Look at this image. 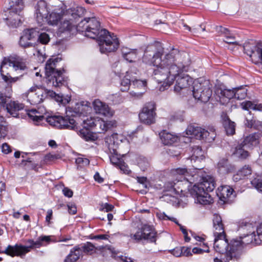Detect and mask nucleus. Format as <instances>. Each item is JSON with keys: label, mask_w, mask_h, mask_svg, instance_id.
<instances>
[{"label": "nucleus", "mask_w": 262, "mask_h": 262, "mask_svg": "<svg viewBox=\"0 0 262 262\" xmlns=\"http://www.w3.org/2000/svg\"><path fill=\"white\" fill-rule=\"evenodd\" d=\"M163 54V49L159 43L148 45L144 51L143 61L156 67L154 70L155 79L159 83H166L168 86L180 73L186 70L188 58L186 53H181L176 49H172L162 59Z\"/></svg>", "instance_id": "obj_1"}, {"label": "nucleus", "mask_w": 262, "mask_h": 262, "mask_svg": "<svg viewBox=\"0 0 262 262\" xmlns=\"http://www.w3.org/2000/svg\"><path fill=\"white\" fill-rule=\"evenodd\" d=\"M100 29V21L95 17L85 18L77 26V31L84 33L88 37L98 39L102 53L115 52L119 45L116 36L106 29Z\"/></svg>", "instance_id": "obj_2"}, {"label": "nucleus", "mask_w": 262, "mask_h": 262, "mask_svg": "<svg viewBox=\"0 0 262 262\" xmlns=\"http://www.w3.org/2000/svg\"><path fill=\"white\" fill-rule=\"evenodd\" d=\"M9 67H12V70L24 71L27 69L26 59L16 55H11L5 57L2 61L0 67V73L3 80L8 84L14 83L18 79V77H12L10 75L11 72L7 71Z\"/></svg>", "instance_id": "obj_3"}, {"label": "nucleus", "mask_w": 262, "mask_h": 262, "mask_svg": "<svg viewBox=\"0 0 262 262\" xmlns=\"http://www.w3.org/2000/svg\"><path fill=\"white\" fill-rule=\"evenodd\" d=\"M58 61L57 58L49 59L46 64V82L48 87L60 88L67 84V77L64 75L65 70L56 69Z\"/></svg>", "instance_id": "obj_4"}, {"label": "nucleus", "mask_w": 262, "mask_h": 262, "mask_svg": "<svg viewBox=\"0 0 262 262\" xmlns=\"http://www.w3.org/2000/svg\"><path fill=\"white\" fill-rule=\"evenodd\" d=\"M257 235L254 231L250 234H247L239 239H234L230 241V249L227 253V259L238 260L245 251V247L250 243L259 244L256 238Z\"/></svg>", "instance_id": "obj_5"}, {"label": "nucleus", "mask_w": 262, "mask_h": 262, "mask_svg": "<svg viewBox=\"0 0 262 262\" xmlns=\"http://www.w3.org/2000/svg\"><path fill=\"white\" fill-rule=\"evenodd\" d=\"M50 237L48 236H41L38 237L36 241L29 239L27 243L30 244L29 246H25L16 244L14 246L9 245L5 249L4 252L11 256H22L30 251L31 249L38 248L42 246L43 242L49 243Z\"/></svg>", "instance_id": "obj_6"}, {"label": "nucleus", "mask_w": 262, "mask_h": 262, "mask_svg": "<svg viewBox=\"0 0 262 262\" xmlns=\"http://www.w3.org/2000/svg\"><path fill=\"white\" fill-rule=\"evenodd\" d=\"M193 95L196 99L204 103L208 102L212 95L209 81L201 78L194 81Z\"/></svg>", "instance_id": "obj_7"}, {"label": "nucleus", "mask_w": 262, "mask_h": 262, "mask_svg": "<svg viewBox=\"0 0 262 262\" xmlns=\"http://www.w3.org/2000/svg\"><path fill=\"white\" fill-rule=\"evenodd\" d=\"M186 133L196 139L209 143L213 142L216 136L215 129L213 126L208 127L207 129H205L199 126L190 125L186 129Z\"/></svg>", "instance_id": "obj_8"}, {"label": "nucleus", "mask_w": 262, "mask_h": 262, "mask_svg": "<svg viewBox=\"0 0 262 262\" xmlns=\"http://www.w3.org/2000/svg\"><path fill=\"white\" fill-rule=\"evenodd\" d=\"M243 48L244 53L250 57L253 63H262V41L250 40L244 43Z\"/></svg>", "instance_id": "obj_9"}, {"label": "nucleus", "mask_w": 262, "mask_h": 262, "mask_svg": "<svg viewBox=\"0 0 262 262\" xmlns=\"http://www.w3.org/2000/svg\"><path fill=\"white\" fill-rule=\"evenodd\" d=\"M69 113L64 117L53 116L46 118L47 122L52 126L61 129L75 130L77 129V123Z\"/></svg>", "instance_id": "obj_10"}, {"label": "nucleus", "mask_w": 262, "mask_h": 262, "mask_svg": "<svg viewBox=\"0 0 262 262\" xmlns=\"http://www.w3.org/2000/svg\"><path fill=\"white\" fill-rule=\"evenodd\" d=\"M97 248L90 242H87L83 245L76 246L70 251L66 256L64 262H76L82 255V253L92 254Z\"/></svg>", "instance_id": "obj_11"}, {"label": "nucleus", "mask_w": 262, "mask_h": 262, "mask_svg": "<svg viewBox=\"0 0 262 262\" xmlns=\"http://www.w3.org/2000/svg\"><path fill=\"white\" fill-rule=\"evenodd\" d=\"M157 233L152 226L146 224H143L135 234L130 235V237L138 242L147 240L150 242H156Z\"/></svg>", "instance_id": "obj_12"}, {"label": "nucleus", "mask_w": 262, "mask_h": 262, "mask_svg": "<svg viewBox=\"0 0 262 262\" xmlns=\"http://www.w3.org/2000/svg\"><path fill=\"white\" fill-rule=\"evenodd\" d=\"M192 166L195 169L199 170V171H197V173L191 175L185 168L172 169L171 170L170 173L176 179V180L177 181V183L184 181L186 183L193 184L196 182L199 178V172L201 171L202 168H197L194 165H192Z\"/></svg>", "instance_id": "obj_13"}, {"label": "nucleus", "mask_w": 262, "mask_h": 262, "mask_svg": "<svg viewBox=\"0 0 262 262\" xmlns=\"http://www.w3.org/2000/svg\"><path fill=\"white\" fill-rule=\"evenodd\" d=\"M156 110L154 102H150L146 103L139 114L140 121L146 125L155 123L157 117Z\"/></svg>", "instance_id": "obj_14"}, {"label": "nucleus", "mask_w": 262, "mask_h": 262, "mask_svg": "<svg viewBox=\"0 0 262 262\" xmlns=\"http://www.w3.org/2000/svg\"><path fill=\"white\" fill-rule=\"evenodd\" d=\"M27 97L31 104H40L48 98V90L37 86H32L28 91Z\"/></svg>", "instance_id": "obj_15"}, {"label": "nucleus", "mask_w": 262, "mask_h": 262, "mask_svg": "<svg viewBox=\"0 0 262 262\" xmlns=\"http://www.w3.org/2000/svg\"><path fill=\"white\" fill-rule=\"evenodd\" d=\"M201 182L199 183H195L192 188L189 189L190 193L196 195V190L203 192L212 191L215 188V182L214 178L209 176L200 177Z\"/></svg>", "instance_id": "obj_16"}, {"label": "nucleus", "mask_w": 262, "mask_h": 262, "mask_svg": "<svg viewBox=\"0 0 262 262\" xmlns=\"http://www.w3.org/2000/svg\"><path fill=\"white\" fill-rule=\"evenodd\" d=\"M213 247L216 252L221 254L226 253V262H235L237 261L231 259L228 260L227 259V253L230 249V242L228 243L225 235H223V237L221 236L214 237Z\"/></svg>", "instance_id": "obj_17"}, {"label": "nucleus", "mask_w": 262, "mask_h": 262, "mask_svg": "<svg viewBox=\"0 0 262 262\" xmlns=\"http://www.w3.org/2000/svg\"><path fill=\"white\" fill-rule=\"evenodd\" d=\"M77 31V27L69 20H66L61 23L57 32V36L63 39L71 37Z\"/></svg>", "instance_id": "obj_18"}, {"label": "nucleus", "mask_w": 262, "mask_h": 262, "mask_svg": "<svg viewBox=\"0 0 262 262\" xmlns=\"http://www.w3.org/2000/svg\"><path fill=\"white\" fill-rule=\"evenodd\" d=\"M49 12L45 1L40 0L35 6V14L38 24H42L47 19Z\"/></svg>", "instance_id": "obj_19"}, {"label": "nucleus", "mask_w": 262, "mask_h": 262, "mask_svg": "<svg viewBox=\"0 0 262 262\" xmlns=\"http://www.w3.org/2000/svg\"><path fill=\"white\" fill-rule=\"evenodd\" d=\"M233 189L229 186H221L217 189V195L224 203H230L235 197Z\"/></svg>", "instance_id": "obj_20"}, {"label": "nucleus", "mask_w": 262, "mask_h": 262, "mask_svg": "<svg viewBox=\"0 0 262 262\" xmlns=\"http://www.w3.org/2000/svg\"><path fill=\"white\" fill-rule=\"evenodd\" d=\"M111 155L109 156L111 162L114 165L119 167L124 173H128L129 170L123 160L117 154L116 148L113 147L110 150Z\"/></svg>", "instance_id": "obj_21"}, {"label": "nucleus", "mask_w": 262, "mask_h": 262, "mask_svg": "<svg viewBox=\"0 0 262 262\" xmlns=\"http://www.w3.org/2000/svg\"><path fill=\"white\" fill-rule=\"evenodd\" d=\"M93 107L96 113L106 117H111L114 112L105 103L99 99L95 100L93 103Z\"/></svg>", "instance_id": "obj_22"}, {"label": "nucleus", "mask_w": 262, "mask_h": 262, "mask_svg": "<svg viewBox=\"0 0 262 262\" xmlns=\"http://www.w3.org/2000/svg\"><path fill=\"white\" fill-rule=\"evenodd\" d=\"M212 220L214 236L223 237V235H225V233L221 216L217 214H214Z\"/></svg>", "instance_id": "obj_23"}, {"label": "nucleus", "mask_w": 262, "mask_h": 262, "mask_svg": "<svg viewBox=\"0 0 262 262\" xmlns=\"http://www.w3.org/2000/svg\"><path fill=\"white\" fill-rule=\"evenodd\" d=\"M5 104L7 112L13 117H17L18 112L24 108V105L17 101L10 100Z\"/></svg>", "instance_id": "obj_24"}, {"label": "nucleus", "mask_w": 262, "mask_h": 262, "mask_svg": "<svg viewBox=\"0 0 262 262\" xmlns=\"http://www.w3.org/2000/svg\"><path fill=\"white\" fill-rule=\"evenodd\" d=\"M126 140V139L121 135L113 134L110 137L105 139V143L107 144L109 150L113 147L116 148L117 146L121 143Z\"/></svg>", "instance_id": "obj_25"}, {"label": "nucleus", "mask_w": 262, "mask_h": 262, "mask_svg": "<svg viewBox=\"0 0 262 262\" xmlns=\"http://www.w3.org/2000/svg\"><path fill=\"white\" fill-rule=\"evenodd\" d=\"M196 195L190 193L191 195L195 199V202L203 205L210 204L212 201V199L207 192L204 191L203 192L201 191L196 190Z\"/></svg>", "instance_id": "obj_26"}, {"label": "nucleus", "mask_w": 262, "mask_h": 262, "mask_svg": "<svg viewBox=\"0 0 262 262\" xmlns=\"http://www.w3.org/2000/svg\"><path fill=\"white\" fill-rule=\"evenodd\" d=\"M260 135L258 133H253L246 136L243 143L246 148H252L256 146L259 143Z\"/></svg>", "instance_id": "obj_27"}, {"label": "nucleus", "mask_w": 262, "mask_h": 262, "mask_svg": "<svg viewBox=\"0 0 262 262\" xmlns=\"http://www.w3.org/2000/svg\"><path fill=\"white\" fill-rule=\"evenodd\" d=\"M191 78L187 75L183 77H179L176 81V84L174 90L176 92H179L181 90L188 88L191 83Z\"/></svg>", "instance_id": "obj_28"}, {"label": "nucleus", "mask_w": 262, "mask_h": 262, "mask_svg": "<svg viewBox=\"0 0 262 262\" xmlns=\"http://www.w3.org/2000/svg\"><path fill=\"white\" fill-rule=\"evenodd\" d=\"M159 135L162 143L166 145H172L179 140L178 136L166 130L161 132Z\"/></svg>", "instance_id": "obj_29"}, {"label": "nucleus", "mask_w": 262, "mask_h": 262, "mask_svg": "<svg viewBox=\"0 0 262 262\" xmlns=\"http://www.w3.org/2000/svg\"><path fill=\"white\" fill-rule=\"evenodd\" d=\"M85 123L91 127H94L96 129H97V127H99L101 130L99 133L106 131L112 125H111L110 123H108L102 119H95L93 121L87 120Z\"/></svg>", "instance_id": "obj_30"}, {"label": "nucleus", "mask_w": 262, "mask_h": 262, "mask_svg": "<svg viewBox=\"0 0 262 262\" xmlns=\"http://www.w3.org/2000/svg\"><path fill=\"white\" fill-rule=\"evenodd\" d=\"M216 30L224 36L225 39L224 41L225 42L228 44L238 45V42L235 40V36L230 33L228 29L223 28L222 26H219L216 27Z\"/></svg>", "instance_id": "obj_31"}, {"label": "nucleus", "mask_w": 262, "mask_h": 262, "mask_svg": "<svg viewBox=\"0 0 262 262\" xmlns=\"http://www.w3.org/2000/svg\"><path fill=\"white\" fill-rule=\"evenodd\" d=\"M23 18L22 12L9 11L8 17L6 19L9 21L12 25L16 27L21 24Z\"/></svg>", "instance_id": "obj_32"}, {"label": "nucleus", "mask_w": 262, "mask_h": 262, "mask_svg": "<svg viewBox=\"0 0 262 262\" xmlns=\"http://www.w3.org/2000/svg\"><path fill=\"white\" fill-rule=\"evenodd\" d=\"M192 155L190 160L192 162L198 161H201L204 159V151L199 146H194L191 148Z\"/></svg>", "instance_id": "obj_33"}, {"label": "nucleus", "mask_w": 262, "mask_h": 262, "mask_svg": "<svg viewBox=\"0 0 262 262\" xmlns=\"http://www.w3.org/2000/svg\"><path fill=\"white\" fill-rule=\"evenodd\" d=\"M25 8L24 0H11L9 2V11L22 12Z\"/></svg>", "instance_id": "obj_34"}, {"label": "nucleus", "mask_w": 262, "mask_h": 262, "mask_svg": "<svg viewBox=\"0 0 262 262\" xmlns=\"http://www.w3.org/2000/svg\"><path fill=\"white\" fill-rule=\"evenodd\" d=\"M248 149L244 146L243 143H241L236 147L234 155L239 158L246 159L249 156V152L247 151Z\"/></svg>", "instance_id": "obj_35"}, {"label": "nucleus", "mask_w": 262, "mask_h": 262, "mask_svg": "<svg viewBox=\"0 0 262 262\" xmlns=\"http://www.w3.org/2000/svg\"><path fill=\"white\" fill-rule=\"evenodd\" d=\"M231 168L228 160L225 159H221L217 164L219 171L222 174L228 173L231 170Z\"/></svg>", "instance_id": "obj_36"}, {"label": "nucleus", "mask_w": 262, "mask_h": 262, "mask_svg": "<svg viewBox=\"0 0 262 262\" xmlns=\"http://www.w3.org/2000/svg\"><path fill=\"white\" fill-rule=\"evenodd\" d=\"M242 108L245 110L249 111L252 110L254 111H262V104H255L250 101L243 102L241 104Z\"/></svg>", "instance_id": "obj_37"}, {"label": "nucleus", "mask_w": 262, "mask_h": 262, "mask_svg": "<svg viewBox=\"0 0 262 262\" xmlns=\"http://www.w3.org/2000/svg\"><path fill=\"white\" fill-rule=\"evenodd\" d=\"M83 112V105L81 103H76L74 107H69L67 113H69L71 116H76L81 115Z\"/></svg>", "instance_id": "obj_38"}, {"label": "nucleus", "mask_w": 262, "mask_h": 262, "mask_svg": "<svg viewBox=\"0 0 262 262\" xmlns=\"http://www.w3.org/2000/svg\"><path fill=\"white\" fill-rule=\"evenodd\" d=\"M48 97L53 99L57 102H60L62 104H65L66 103H68L69 101V100L68 99H64L63 98L62 95H60L59 94H57L55 92H54L52 90H48Z\"/></svg>", "instance_id": "obj_39"}, {"label": "nucleus", "mask_w": 262, "mask_h": 262, "mask_svg": "<svg viewBox=\"0 0 262 262\" xmlns=\"http://www.w3.org/2000/svg\"><path fill=\"white\" fill-rule=\"evenodd\" d=\"M224 126L228 135H232L235 133V123L229 119L224 120Z\"/></svg>", "instance_id": "obj_40"}, {"label": "nucleus", "mask_w": 262, "mask_h": 262, "mask_svg": "<svg viewBox=\"0 0 262 262\" xmlns=\"http://www.w3.org/2000/svg\"><path fill=\"white\" fill-rule=\"evenodd\" d=\"M61 18V15L59 13L53 11L50 14L49 16H47V19L45 21H48V23L51 25H54L57 24V23L60 20Z\"/></svg>", "instance_id": "obj_41"}, {"label": "nucleus", "mask_w": 262, "mask_h": 262, "mask_svg": "<svg viewBox=\"0 0 262 262\" xmlns=\"http://www.w3.org/2000/svg\"><path fill=\"white\" fill-rule=\"evenodd\" d=\"M247 89L243 86L234 88V98L240 100L244 99L247 95Z\"/></svg>", "instance_id": "obj_42"}, {"label": "nucleus", "mask_w": 262, "mask_h": 262, "mask_svg": "<svg viewBox=\"0 0 262 262\" xmlns=\"http://www.w3.org/2000/svg\"><path fill=\"white\" fill-rule=\"evenodd\" d=\"M23 35L28 38L30 41L34 40L37 38L38 35V29L35 28L28 29L24 32Z\"/></svg>", "instance_id": "obj_43"}, {"label": "nucleus", "mask_w": 262, "mask_h": 262, "mask_svg": "<svg viewBox=\"0 0 262 262\" xmlns=\"http://www.w3.org/2000/svg\"><path fill=\"white\" fill-rule=\"evenodd\" d=\"M220 97L222 99L227 98L229 100L234 98L235 96V93H234V88L232 90L231 89H220Z\"/></svg>", "instance_id": "obj_44"}, {"label": "nucleus", "mask_w": 262, "mask_h": 262, "mask_svg": "<svg viewBox=\"0 0 262 262\" xmlns=\"http://www.w3.org/2000/svg\"><path fill=\"white\" fill-rule=\"evenodd\" d=\"M84 11V9L82 7H77L76 8L68 10L67 13L71 14L73 18H76L77 17L81 16L83 14Z\"/></svg>", "instance_id": "obj_45"}, {"label": "nucleus", "mask_w": 262, "mask_h": 262, "mask_svg": "<svg viewBox=\"0 0 262 262\" xmlns=\"http://www.w3.org/2000/svg\"><path fill=\"white\" fill-rule=\"evenodd\" d=\"M7 134V127L5 118L0 115V140L4 138Z\"/></svg>", "instance_id": "obj_46"}, {"label": "nucleus", "mask_w": 262, "mask_h": 262, "mask_svg": "<svg viewBox=\"0 0 262 262\" xmlns=\"http://www.w3.org/2000/svg\"><path fill=\"white\" fill-rule=\"evenodd\" d=\"M79 135L85 141H94L95 137L87 129H81L79 131Z\"/></svg>", "instance_id": "obj_47"}, {"label": "nucleus", "mask_w": 262, "mask_h": 262, "mask_svg": "<svg viewBox=\"0 0 262 262\" xmlns=\"http://www.w3.org/2000/svg\"><path fill=\"white\" fill-rule=\"evenodd\" d=\"M37 38L38 41L43 45L47 44L50 40V38L48 34L46 32H40L39 29L38 35H37Z\"/></svg>", "instance_id": "obj_48"}, {"label": "nucleus", "mask_w": 262, "mask_h": 262, "mask_svg": "<svg viewBox=\"0 0 262 262\" xmlns=\"http://www.w3.org/2000/svg\"><path fill=\"white\" fill-rule=\"evenodd\" d=\"M28 116L33 121L36 122H39L45 118L44 116L40 115L39 113L36 110H31L28 113Z\"/></svg>", "instance_id": "obj_49"}, {"label": "nucleus", "mask_w": 262, "mask_h": 262, "mask_svg": "<svg viewBox=\"0 0 262 262\" xmlns=\"http://www.w3.org/2000/svg\"><path fill=\"white\" fill-rule=\"evenodd\" d=\"M75 162L78 167L82 168L88 166L90 164V160L84 157L83 156H81L76 159Z\"/></svg>", "instance_id": "obj_50"}, {"label": "nucleus", "mask_w": 262, "mask_h": 262, "mask_svg": "<svg viewBox=\"0 0 262 262\" xmlns=\"http://www.w3.org/2000/svg\"><path fill=\"white\" fill-rule=\"evenodd\" d=\"M112 252V256L116 259L120 260L121 262H134L133 260L130 258L122 255H118V253L114 252L112 249H109Z\"/></svg>", "instance_id": "obj_51"}, {"label": "nucleus", "mask_w": 262, "mask_h": 262, "mask_svg": "<svg viewBox=\"0 0 262 262\" xmlns=\"http://www.w3.org/2000/svg\"><path fill=\"white\" fill-rule=\"evenodd\" d=\"M128 75L122 80L121 82V91L122 92L127 91L129 89V85L132 83V79L127 78Z\"/></svg>", "instance_id": "obj_52"}, {"label": "nucleus", "mask_w": 262, "mask_h": 262, "mask_svg": "<svg viewBox=\"0 0 262 262\" xmlns=\"http://www.w3.org/2000/svg\"><path fill=\"white\" fill-rule=\"evenodd\" d=\"M19 43L21 47L24 48L33 47L34 46V43L28 40V38H27V37L24 35L20 38Z\"/></svg>", "instance_id": "obj_53"}, {"label": "nucleus", "mask_w": 262, "mask_h": 262, "mask_svg": "<svg viewBox=\"0 0 262 262\" xmlns=\"http://www.w3.org/2000/svg\"><path fill=\"white\" fill-rule=\"evenodd\" d=\"M36 161V159L29 157H27L26 159H23L21 161V164L24 166H27L28 163H31V166H30V168L32 169H35L37 167V164L35 163V162Z\"/></svg>", "instance_id": "obj_54"}, {"label": "nucleus", "mask_w": 262, "mask_h": 262, "mask_svg": "<svg viewBox=\"0 0 262 262\" xmlns=\"http://www.w3.org/2000/svg\"><path fill=\"white\" fill-rule=\"evenodd\" d=\"M251 184L257 190L262 192V176L252 180Z\"/></svg>", "instance_id": "obj_55"}, {"label": "nucleus", "mask_w": 262, "mask_h": 262, "mask_svg": "<svg viewBox=\"0 0 262 262\" xmlns=\"http://www.w3.org/2000/svg\"><path fill=\"white\" fill-rule=\"evenodd\" d=\"M132 84L138 88H143L145 90L146 85V82L144 80H138L136 78H132Z\"/></svg>", "instance_id": "obj_56"}, {"label": "nucleus", "mask_w": 262, "mask_h": 262, "mask_svg": "<svg viewBox=\"0 0 262 262\" xmlns=\"http://www.w3.org/2000/svg\"><path fill=\"white\" fill-rule=\"evenodd\" d=\"M253 118L250 112H248L247 115H246L244 123L247 127H252L254 122Z\"/></svg>", "instance_id": "obj_57"}, {"label": "nucleus", "mask_w": 262, "mask_h": 262, "mask_svg": "<svg viewBox=\"0 0 262 262\" xmlns=\"http://www.w3.org/2000/svg\"><path fill=\"white\" fill-rule=\"evenodd\" d=\"M137 50H135L134 51H131L130 53L128 54L126 56H125L124 58L129 62H134L137 58Z\"/></svg>", "instance_id": "obj_58"}, {"label": "nucleus", "mask_w": 262, "mask_h": 262, "mask_svg": "<svg viewBox=\"0 0 262 262\" xmlns=\"http://www.w3.org/2000/svg\"><path fill=\"white\" fill-rule=\"evenodd\" d=\"M239 174H241L243 177L247 176L251 173L252 170L249 165L244 166L241 170L238 171Z\"/></svg>", "instance_id": "obj_59"}, {"label": "nucleus", "mask_w": 262, "mask_h": 262, "mask_svg": "<svg viewBox=\"0 0 262 262\" xmlns=\"http://www.w3.org/2000/svg\"><path fill=\"white\" fill-rule=\"evenodd\" d=\"M114 208V207L113 205L108 204V203H104V204H102L101 205V207H100L99 210L100 211H104L105 212H109V211H112Z\"/></svg>", "instance_id": "obj_60"}, {"label": "nucleus", "mask_w": 262, "mask_h": 262, "mask_svg": "<svg viewBox=\"0 0 262 262\" xmlns=\"http://www.w3.org/2000/svg\"><path fill=\"white\" fill-rule=\"evenodd\" d=\"M171 253L176 257H179L182 255V247H177L171 251Z\"/></svg>", "instance_id": "obj_61"}, {"label": "nucleus", "mask_w": 262, "mask_h": 262, "mask_svg": "<svg viewBox=\"0 0 262 262\" xmlns=\"http://www.w3.org/2000/svg\"><path fill=\"white\" fill-rule=\"evenodd\" d=\"M62 192L64 196L68 198H71L73 195V191L68 187H64L62 189Z\"/></svg>", "instance_id": "obj_62"}, {"label": "nucleus", "mask_w": 262, "mask_h": 262, "mask_svg": "<svg viewBox=\"0 0 262 262\" xmlns=\"http://www.w3.org/2000/svg\"><path fill=\"white\" fill-rule=\"evenodd\" d=\"M2 151L5 154H8L11 151L10 146L7 143H3L2 145Z\"/></svg>", "instance_id": "obj_63"}, {"label": "nucleus", "mask_w": 262, "mask_h": 262, "mask_svg": "<svg viewBox=\"0 0 262 262\" xmlns=\"http://www.w3.org/2000/svg\"><path fill=\"white\" fill-rule=\"evenodd\" d=\"M68 211L71 214H75L77 212V208L74 204L68 205Z\"/></svg>", "instance_id": "obj_64"}]
</instances>
